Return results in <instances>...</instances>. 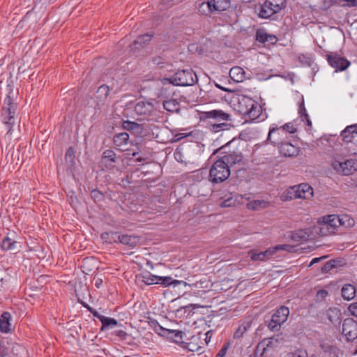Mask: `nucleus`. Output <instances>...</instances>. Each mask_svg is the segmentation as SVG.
Here are the masks:
<instances>
[{"mask_svg":"<svg viewBox=\"0 0 357 357\" xmlns=\"http://www.w3.org/2000/svg\"><path fill=\"white\" fill-rule=\"evenodd\" d=\"M233 107L239 114L247 116L250 120L257 119L261 112V106L252 98L244 96L236 95L232 100Z\"/></svg>","mask_w":357,"mask_h":357,"instance_id":"f257e3e1","label":"nucleus"},{"mask_svg":"<svg viewBox=\"0 0 357 357\" xmlns=\"http://www.w3.org/2000/svg\"><path fill=\"white\" fill-rule=\"evenodd\" d=\"M197 82L196 74L191 70H178L171 77H165L161 79L163 85L173 84L174 86H192Z\"/></svg>","mask_w":357,"mask_h":357,"instance_id":"f03ea898","label":"nucleus"},{"mask_svg":"<svg viewBox=\"0 0 357 357\" xmlns=\"http://www.w3.org/2000/svg\"><path fill=\"white\" fill-rule=\"evenodd\" d=\"M338 215H326L320 217L314 227L315 233L320 236H328L334 234L339 227Z\"/></svg>","mask_w":357,"mask_h":357,"instance_id":"7ed1b4c3","label":"nucleus"},{"mask_svg":"<svg viewBox=\"0 0 357 357\" xmlns=\"http://www.w3.org/2000/svg\"><path fill=\"white\" fill-rule=\"evenodd\" d=\"M16 107L13 102V99L10 96H7L4 100V106L1 112V120L5 125L7 131L6 135L10 137L13 131V126L15 123Z\"/></svg>","mask_w":357,"mask_h":357,"instance_id":"20e7f679","label":"nucleus"},{"mask_svg":"<svg viewBox=\"0 0 357 357\" xmlns=\"http://www.w3.org/2000/svg\"><path fill=\"white\" fill-rule=\"evenodd\" d=\"M331 165L336 172L342 175H351L357 170V160L352 158L344 160L340 156H336L331 160Z\"/></svg>","mask_w":357,"mask_h":357,"instance_id":"39448f33","label":"nucleus"},{"mask_svg":"<svg viewBox=\"0 0 357 357\" xmlns=\"http://www.w3.org/2000/svg\"><path fill=\"white\" fill-rule=\"evenodd\" d=\"M230 175L228 164L224 162V160L219 159L216 160L210 169V180L213 183L222 182L225 181Z\"/></svg>","mask_w":357,"mask_h":357,"instance_id":"423d86ee","label":"nucleus"},{"mask_svg":"<svg viewBox=\"0 0 357 357\" xmlns=\"http://www.w3.org/2000/svg\"><path fill=\"white\" fill-rule=\"evenodd\" d=\"M286 7V0H266L259 13L261 18H268Z\"/></svg>","mask_w":357,"mask_h":357,"instance_id":"0eeeda50","label":"nucleus"},{"mask_svg":"<svg viewBox=\"0 0 357 357\" xmlns=\"http://www.w3.org/2000/svg\"><path fill=\"white\" fill-rule=\"evenodd\" d=\"M147 324L158 335L167 337L178 344L183 342V333L181 331L166 329L154 320H149Z\"/></svg>","mask_w":357,"mask_h":357,"instance_id":"6e6552de","label":"nucleus"},{"mask_svg":"<svg viewBox=\"0 0 357 357\" xmlns=\"http://www.w3.org/2000/svg\"><path fill=\"white\" fill-rule=\"evenodd\" d=\"M289 314V310L287 307L282 306L273 314L268 324V328L271 331H278L281 326L287 321Z\"/></svg>","mask_w":357,"mask_h":357,"instance_id":"1a4fd4ad","label":"nucleus"},{"mask_svg":"<svg viewBox=\"0 0 357 357\" xmlns=\"http://www.w3.org/2000/svg\"><path fill=\"white\" fill-rule=\"evenodd\" d=\"M229 7V0H209L199 6V11L208 15L214 11H223Z\"/></svg>","mask_w":357,"mask_h":357,"instance_id":"9d476101","label":"nucleus"},{"mask_svg":"<svg viewBox=\"0 0 357 357\" xmlns=\"http://www.w3.org/2000/svg\"><path fill=\"white\" fill-rule=\"evenodd\" d=\"M284 340V337L282 333L278 334L275 336L264 339L261 340L257 347V353H259L262 356L269 348H275L278 347Z\"/></svg>","mask_w":357,"mask_h":357,"instance_id":"9b49d317","label":"nucleus"},{"mask_svg":"<svg viewBox=\"0 0 357 357\" xmlns=\"http://www.w3.org/2000/svg\"><path fill=\"white\" fill-rule=\"evenodd\" d=\"M287 247L285 245H279L269 248L264 252H255L254 250H251L249 252V255L252 261H264L270 259L277 251L287 250Z\"/></svg>","mask_w":357,"mask_h":357,"instance_id":"f8f14e48","label":"nucleus"},{"mask_svg":"<svg viewBox=\"0 0 357 357\" xmlns=\"http://www.w3.org/2000/svg\"><path fill=\"white\" fill-rule=\"evenodd\" d=\"M342 333L348 340L357 337V323L353 319H347L342 324Z\"/></svg>","mask_w":357,"mask_h":357,"instance_id":"ddd939ff","label":"nucleus"},{"mask_svg":"<svg viewBox=\"0 0 357 357\" xmlns=\"http://www.w3.org/2000/svg\"><path fill=\"white\" fill-rule=\"evenodd\" d=\"M328 61L336 70L340 71L344 70L350 65V62L347 59L333 53L328 55Z\"/></svg>","mask_w":357,"mask_h":357,"instance_id":"4468645a","label":"nucleus"},{"mask_svg":"<svg viewBox=\"0 0 357 357\" xmlns=\"http://www.w3.org/2000/svg\"><path fill=\"white\" fill-rule=\"evenodd\" d=\"M297 199H311L314 196V190L308 183L296 185Z\"/></svg>","mask_w":357,"mask_h":357,"instance_id":"2eb2a0df","label":"nucleus"},{"mask_svg":"<svg viewBox=\"0 0 357 357\" xmlns=\"http://www.w3.org/2000/svg\"><path fill=\"white\" fill-rule=\"evenodd\" d=\"M246 199L245 195H237V194H230L229 197L225 198L222 200L220 205L221 207H233L236 206L243 203V199Z\"/></svg>","mask_w":357,"mask_h":357,"instance_id":"dca6fc26","label":"nucleus"},{"mask_svg":"<svg viewBox=\"0 0 357 357\" xmlns=\"http://www.w3.org/2000/svg\"><path fill=\"white\" fill-rule=\"evenodd\" d=\"M299 147L289 142L281 143L280 153L285 157H294L298 155Z\"/></svg>","mask_w":357,"mask_h":357,"instance_id":"f3484780","label":"nucleus"},{"mask_svg":"<svg viewBox=\"0 0 357 357\" xmlns=\"http://www.w3.org/2000/svg\"><path fill=\"white\" fill-rule=\"evenodd\" d=\"M284 129L280 127H271L268 135V140L271 141L273 144H279L282 139L286 137Z\"/></svg>","mask_w":357,"mask_h":357,"instance_id":"a211bd4d","label":"nucleus"},{"mask_svg":"<svg viewBox=\"0 0 357 357\" xmlns=\"http://www.w3.org/2000/svg\"><path fill=\"white\" fill-rule=\"evenodd\" d=\"M341 137L346 143L352 142L357 137V124L347 126L342 132Z\"/></svg>","mask_w":357,"mask_h":357,"instance_id":"6ab92c4d","label":"nucleus"},{"mask_svg":"<svg viewBox=\"0 0 357 357\" xmlns=\"http://www.w3.org/2000/svg\"><path fill=\"white\" fill-rule=\"evenodd\" d=\"M206 119H213L217 121H227L229 120V114L220 109H213L205 112Z\"/></svg>","mask_w":357,"mask_h":357,"instance_id":"aec40b11","label":"nucleus"},{"mask_svg":"<svg viewBox=\"0 0 357 357\" xmlns=\"http://www.w3.org/2000/svg\"><path fill=\"white\" fill-rule=\"evenodd\" d=\"M256 40L259 43L271 44H273L277 41V38L274 35L268 33L264 29H259L257 31Z\"/></svg>","mask_w":357,"mask_h":357,"instance_id":"412c9836","label":"nucleus"},{"mask_svg":"<svg viewBox=\"0 0 357 357\" xmlns=\"http://www.w3.org/2000/svg\"><path fill=\"white\" fill-rule=\"evenodd\" d=\"M229 76L234 82H241L245 78V72L241 67L235 66L229 70Z\"/></svg>","mask_w":357,"mask_h":357,"instance_id":"4be33fe9","label":"nucleus"},{"mask_svg":"<svg viewBox=\"0 0 357 357\" xmlns=\"http://www.w3.org/2000/svg\"><path fill=\"white\" fill-rule=\"evenodd\" d=\"M153 109V106L149 102L139 101L135 105V113L142 115L150 113Z\"/></svg>","mask_w":357,"mask_h":357,"instance_id":"5701e85b","label":"nucleus"},{"mask_svg":"<svg viewBox=\"0 0 357 357\" xmlns=\"http://www.w3.org/2000/svg\"><path fill=\"white\" fill-rule=\"evenodd\" d=\"M243 159L242 155L239 152H232L228 155H225L221 158L224 162L228 164V167L240 162Z\"/></svg>","mask_w":357,"mask_h":357,"instance_id":"b1692460","label":"nucleus"},{"mask_svg":"<svg viewBox=\"0 0 357 357\" xmlns=\"http://www.w3.org/2000/svg\"><path fill=\"white\" fill-rule=\"evenodd\" d=\"M93 315L98 317L101 321L102 330L109 328H113L117 325V321L113 318L106 317L105 316L98 314V312H94Z\"/></svg>","mask_w":357,"mask_h":357,"instance_id":"393cba45","label":"nucleus"},{"mask_svg":"<svg viewBox=\"0 0 357 357\" xmlns=\"http://www.w3.org/2000/svg\"><path fill=\"white\" fill-rule=\"evenodd\" d=\"M282 201L287 202L297 199L296 185L287 188L280 195Z\"/></svg>","mask_w":357,"mask_h":357,"instance_id":"a878e982","label":"nucleus"},{"mask_svg":"<svg viewBox=\"0 0 357 357\" xmlns=\"http://www.w3.org/2000/svg\"><path fill=\"white\" fill-rule=\"evenodd\" d=\"M10 314L9 312H3L0 318V331L2 333H8L10 330Z\"/></svg>","mask_w":357,"mask_h":357,"instance_id":"bb28decb","label":"nucleus"},{"mask_svg":"<svg viewBox=\"0 0 357 357\" xmlns=\"http://www.w3.org/2000/svg\"><path fill=\"white\" fill-rule=\"evenodd\" d=\"M268 206V202L263 199L250 201L247 204V208L250 210L257 211L265 208Z\"/></svg>","mask_w":357,"mask_h":357,"instance_id":"cd10ccee","label":"nucleus"},{"mask_svg":"<svg viewBox=\"0 0 357 357\" xmlns=\"http://www.w3.org/2000/svg\"><path fill=\"white\" fill-rule=\"evenodd\" d=\"M338 225L344 228H351L355 225L354 220L347 214L338 215Z\"/></svg>","mask_w":357,"mask_h":357,"instance_id":"c85d7f7f","label":"nucleus"},{"mask_svg":"<svg viewBox=\"0 0 357 357\" xmlns=\"http://www.w3.org/2000/svg\"><path fill=\"white\" fill-rule=\"evenodd\" d=\"M356 289L351 284H345L342 289V296L345 300H351L355 297Z\"/></svg>","mask_w":357,"mask_h":357,"instance_id":"c756f323","label":"nucleus"},{"mask_svg":"<svg viewBox=\"0 0 357 357\" xmlns=\"http://www.w3.org/2000/svg\"><path fill=\"white\" fill-rule=\"evenodd\" d=\"M97 261L92 258H85L82 261V268L83 272L89 273L93 269L96 268Z\"/></svg>","mask_w":357,"mask_h":357,"instance_id":"7c9ffc66","label":"nucleus"},{"mask_svg":"<svg viewBox=\"0 0 357 357\" xmlns=\"http://www.w3.org/2000/svg\"><path fill=\"white\" fill-rule=\"evenodd\" d=\"M151 132V129L146 124H139L135 123V137H144L148 136Z\"/></svg>","mask_w":357,"mask_h":357,"instance_id":"2f4dec72","label":"nucleus"},{"mask_svg":"<svg viewBox=\"0 0 357 357\" xmlns=\"http://www.w3.org/2000/svg\"><path fill=\"white\" fill-rule=\"evenodd\" d=\"M164 108L171 112H177L179 111V102L175 99H170L163 102Z\"/></svg>","mask_w":357,"mask_h":357,"instance_id":"473e14b6","label":"nucleus"},{"mask_svg":"<svg viewBox=\"0 0 357 357\" xmlns=\"http://www.w3.org/2000/svg\"><path fill=\"white\" fill-rule=\"evenodd\" d=\"M137 278L148 285L156 284L157 275H153L149 272L144 273L142 275H139Z\"/></svg>","mask_w":357,"mask_h":357,"instance_id":"72a5a7b5","label":"nucleus"},{"mask_svg":"<svg viewBox=\"0 0 357 357\" xmlns=\"http://www.w3.org/2000/svg\"><path fill=\"white\" fill-rule=\"evenodd\" d=\"M298 112L302 121H305L306 124L310 127L312 126V121H310L309 116L307 113V111L305 109V107L304 106L303 100H302V102L299 105Z\"/></svg>","mask_w":357,"mask_h":357,"instance_id":"f704fd0d","label":"nucleus"},{"mask_svg":"<svg viewBox=\"0 0 357 357\" xmlns=\"http://www.w3.org/2000/svg\"><path fill=\"white\" fill-rule=\"evenodd\" d=\"M17 242L10 237H6L1 243V247L3 250H14L16 248Z\"/></svg>","mask_w":357,"mask_h":357,"instance_id":"c9c22d12","label":"nucleus"},{"mask_svg":"<svg viewBox=\"0 0 357 357\" xmlns=\"http://www.w3.org/2000/svg\"><path fill=\"white\" fill-rule=\"evenodd\" d=\"M250 323H243L240 325L234 333V338L239 339L242 337L244 333L250 328Z\"/></svg>","mask_w":357,"mask_h":357,"instance_id":"e433bc0d","label":"nucleus"},{"mask_svg":"<svg viewBox=\"0 0 357 357\" xmlns=\"http://www.w3.org/2000/svg\"><path fill=\"white\" fill-rule=\"evenodd\" d=\"M129 139V135L126 132H122L119 134L114 137V143L116 146H122L126 144Z\"/></svg>","mask_w":357,"mask_h":357,"instance_id":"4c0bfd02","label":"nucleus"},{"mask_svg":"<svg viewBox=\"0 0 357 357\" xmlns=\"http://www.w3.org/2000/svg\"><path fill=\"white\" fill-rule=\"evenodd\" d=\"M109 93V87L106 85L100 86L97 90V98L100 100L107 98Z\"/></svg>","mask_w":357,"mask_h":357,"instance_id":"58836bf2","label":"nucleus"},{"mask_svg":"<svg viewBox=\"0 0 357 357\" xmlns=\"http://www.w3.org/2000/svg\"><path fill=\"white\" fill-rule=\"evenodd\" d=\"M280 127L284 129L286 135H287V133L293 134L297 131L296 126L294 122L287 123Z\"/></svg>","mask_w":357,"mask_h":357,"instance_id":"ea45409f","label":"nucleus"},{"mask_svg":"<svg viewBox=\"0 0 357 357\" xmlns=\"http://www.w3.org/2000/svg\"><path fill=\"white\" fill-rule=\"evenodd\" d=\"M151 38H152V36L149 33L141 35L137 37V40H135V44L137 43V44H140L142 45H145L151 41Z\"/></svg>","mask_w":357,"mask_h":357,"instance_id":"a19ab883","label":"nucleus"},{"mask_svg":"<svg viewBox=\"0 0 357 357\" xmlns=\"http://www.w3.org/2000/svg\"><path fill=\"white\" fill-rule=\"evenodd\" d=\"M172 278L171 277L157 276L156 284H163L165 286L172 285Z\"/></svg>","mask_w":357,"mask_h":357,"instance_id":"79ce46f5","label":"nucleus"},{"mask_svg":"<svg viewBox=\"0 0 357 357\" xmlns=\"http://www.w3.org/2000/svg\"><path fill=\"white\" fill-rule=\"evenodd\" d=\"M228 124L226 123H214L211 126V130L215 132H219L220 130H224L227 129Z\"/></svg>","mask_w":357,"mask_h":357,"instance_id":"37998d69","label":"nucleus"},{"mask_svg":"<svg viewBox=\"0 0 357 357\" xmlns=\"http://www.w3.org/2000/svg\"><path fill=\"white\" fill-rule=\"evenodd\" d=\"M117 237L121 243L125 244V245H132L133 239L131 236L124 234V235H121V236H118Z\"/></svg>","mask_w":357,"mask_h":357,"instance_id":"c03bdc74","label":"nucleus"},{"mask_svg":"<svg viewBox=\"0 0 357 357\" xmlns=\"http://www.w3.org/2000/svg\"><path fill=\"white\" fill-rule=\"evenodd\" d=\"M174 158L179 162H185L187 163L188 162L186 161L185 158H184L183 156V153L181 149H176L174 151Z\"/></svg>","mask_w":357,"mask_h":357,"instance_id":"a18cd8bd","label":"nucleus"},{"mask_svg":"<svg viewBox=\"0 0 357 357\" xmlns=\"http://www.w3.org/2000/svg\"><path fill=\"white\" fill-rule=\"evenodd\" d=\"M114 236H115V237H116V234H114L112 232H105V233L102 234L101 238L103 241L111 243H112L113 241H115V239H114L115 238L114 237Z\"/></svg>","mask_w":357,"mask_h":357,"instance_id":"49530a36","label":"nucleus"},{"mask_svg":"<svg viewBox=\"0 0 357 357\" xmlns=\"http://www.w3.org/2000/svg\"><path fill=\"white\" fill-rule=\"evenodd\" d=\"M115 156L116 154L113 151L111 150H106L103 153V158L112 162H115Z\"/></svg>","mask_w":357,"mask_h":357,"instance_id":"de8ad7c7","label":"nucleus"},{"mask_svg":"<svg viewBox=\"0 0 357 357\" xmlns=\"http://www.w3.org/2000/svg\"><path fill=\"white\" fill-rule=\"evenodd\" d=\"M348 310L351 315L357 317V302L350 304L348 307Z\"/></svg>","mask_w":357,"mask_h":357,"instance_id":"09e8293b","label":"nucleus"},{"mask_svg":"<svg viewBox=\"0 0 357 357\" xmlns=\"http://www.w3.org/2000/svg\"><path fill=\"white\" fill-rule=\"evenodd\" d=\"M181 282H182L181 284L185 286V287L189 286V287L199 288V287H204V286L202 284L204 282V281L200 280L199 282H197L196 283H193V284H188L186 282L183 281V280H181Z\"/></svg>","mask_w":357,"mask_h":357,"instance_id":"8fccbe9b","label":"nucleus"},{"mask_svg":"<svg viewBox=\"0 0 357 357\" xmlns=\"http://www.w3.org/2000/svg\"><path fill=\"white\" fill-rule=\"evenodd\" d=\"M338 3H343L349 6H357V0H335Z\"/></svg>","mask_w":357,"mask_h":357,"instance_id":"3c124183","label":"nucleus"},{"mask_svg":"<svg viewBox=\"0 0 357 357\" xmlns=\"http://www.w3.org/2000/svg\"><path fill=\"white\" fill-rule=\"evenodd\" d=\"M335 266V263L334 261H330L327 262L324 267L322 268L323 271H329L331 270L333 267Z\"/></svg>","mask_w":357,"mask_h":357,"instance_id":"603ef678","label":"nucleus"},{"mask_svg":"<svg viewBox=\"0 0 357 357\" xmlns=\"http://www.w3.org/2000/svg\"><path fill=\"white\" fill-rule=\"evenodd\" d=\"M328 295V291L325 289H321L317 291V299L321 300L324 299Z\"/></svg>","mask_w":357,"mask_h":357,"instance_id":"864d4df0","label":"nucleus"},{"mask_svg":"<svg viewBox=\"0 0 357 357\" xmlns=\"http://www.w3.org/2000/svg\"><path fill=\"white\" fill-rule=\"evenodd\" d=\"M228 347L225 345L218 353L215 357H224L227 353Z\"/></svg>","mask_w":357,"mask_h":357,"instance_id":"5fc2aeb1","label":"nucleus"},{"mask_svg":"<svg viewBox=\"0 0 357 357\" xmlns=\"http://www.w3.org/2000/svg\"><path fill=\"white\" fill-rule=\"evenodd\" d=\"M123 127L128 130H132L134 128V122L126 121L123 123Z\"/></svg>","mask_w":357,"mask_h":357,"instance_id":"6e6d98bb","label":"nucleus"},{"mask_svg":"<svg viewBox=\"0 0 357 357\" xmlns=\"http://www.w3.org/2000/svg\"><path fill=\"white\" fill-rule=\"evenodd\" d=\"M326 256H323L321 257H316V258L312 259V260L311 261V262L309 264V266H312L314 264L318 263L321 260L326 259Z\"/></svg>","mask_w":357,"mask_h":357,"instance_id":"4d7b16f0","label":"nucleus"},{"mask_svg":"<svg viewBox=\"0 0 357 357\" xmlns=\"http://www.w3.org/2000/svg\"><path fill=\"white\" fill-rule=\"evenodd\" d=\"M181 280H172V285L176 287L177 285L181 284Z\"/></svg>","mask_w":357,"mask_h":357,"instance_id":"13d9d810","label":"nucleus"},{"mask_svg":"<svg viewBox=\"0 0 357 357\" xmlns=\"http://www.w3.org/2000/svg\"><path fill=\"white\" fill-rule=\"evenodd\" d=\"M206 340H207L208 339L210 340V339L211 338V336H212V333L211 331H208L206 334Z\"/></svg>","mask_w":357,"mask_h":357,"instance_id":"bf43d9fd","label":"nucleus"},{"mask_svg":"<svg viewBox=\"0 0 357 357\" xmlns=\"http://www.w3.org/2000/svg\"><path fill=\"white\" fill-rule=\"evenodd\" d=\"M73 153V149L72 148H69L66 152V156H68V155H71Z\"/></svg>","mask_w":357,"mask_h":357,"instance_id":"052dcab7","label":"nucleus"},{"mask_svg":"<svg viewBox=\"0 0 357 357\" xmlns=\"http://www.w3.org/2000/svg\"><path fill=\"white\" fill-rule=\"evenodd\" d=\"M163 4L168 5L171 3L174 0H162Z\"/></svg>","mask_w":357,"mask_h":357,"instance_id":"680f3d73","label":"nucleus"},{"mask_svg":"<svg viewBox=\"0 0 357 357\" xmlns=\"http://www.w3.org/2000/svg\"><path fill=\"white\" fill-rule=\"evenodd\" d=\"M101 283H102V280H98L96 281V286L97 287H99V286L101 284Z\"/></svg>","mask_w":357,"mask_h":357,"instance_id":"e2e57ef3","label":"nucleus"},{"mask_svg":"<svg viewBox=\"0 0 357 357\" xmlns=\"http://www.w3.org/2000/svg\"><path fill=\"white\" fill-rule=\"evenodd\" d=\"M142 160H144V159H142V158H137L135 159V162H141Z\"/></svg>","mask_w":357,"mask_h":357,"instance_id":"0e129e2a","label":"nucleus"},{"mask_svg":"<svg viewBox=\"0 0 357 357\" xmlns=\"http://www.w3.org/2000/svg\"><path fill=\"white\" fill-rule=\"evenodd\" d=\"M309 237V236H305V235L301 236V238L307 239Z\"/></svg>","mask_w":357,"mask_h":357,"instance_id":"69168bd1","label":"nucleus"},{"mask_svg":"<svg viewBox=\"0 0 357 357\" xmlns=\"http://www.w3.org/2000/svg\"><path fill=\"white\" fill-rule=\"evenodd\" d=\"M146 264H147L148 266H150L152 268V266L151 265V264H150V262H149V261H147V262H146Z\"/></svg>","mask_w":357,"mask_h":357,"instance_id":"338daca9","label":"nucleus"},{"mask_svg":"<svg viewBox=\"0 0 357 357\" xmlns=\"http://www.w3.org/2000/svg\"><path fill=\"white\" fill-rule=\"evenodd\" d=\"M217 86H218L220 89H222V90H224V91H226V89H224V88H222V87H220V86H219L218 85H217Z\"/></svg>","mask_w":357,"mask_h":357,"instance_id":"774afa93","label":"nucleus"}]
</instances>
